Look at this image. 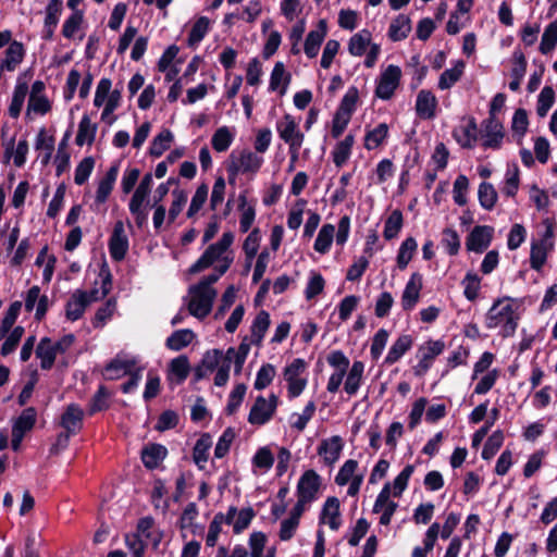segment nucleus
<instances>
[{
    "mask_svg": "<svg viewBox=\"0 0 557 557\" xmlns=\"http://www.w3.org/2000/svg\"><path fill=\"white\" fill-rule=\"evenodd\" d=\"M234 239V233H223L221 238L216 243L210 244L199 259L190 267V273H198L210 267H213L220 273H225L235 259V253L232 249Z\"/></svg>",
    "mask_w": 557,
    "mask_h": 557,
    "instance_id": "1",
    "label": "nucleus"
},
{
    "mask_svg": "<svg viewBox=\"0 0 557 557\" xmlns=\"http://www.w3.org/2000/svg\"><path fill=\"white\" fill-rule=\"evenodd\" d=\"M518 315L513 299L510 297H504L497 299L485 317V326L487 329H500L504 336L513 334L518 325Z\"/></svg>",
    "mask_w": 557,
    "mask_h": 557,
    "instance_id": "2",
    "label": "nucleus"
},
{
    "mask_svg": "<svg viewBox=\"0 0 557 557\" xmlns=\"http://www.w3.org/2000/svg\"><path fill=\"white\" fill-rule=\"evenodd\" d=\"M350 235V218L343 215L337 228L331 223H325L321 226L315 237L313 249L319 255L323 256L330 252L332 244L335 240L337 246H345Z\"/></svg>",
    "mask_w": 557,
    "mask_h": 557,
    "instance_id": "3",
    "label": "nucleus"
},
{
    "mask_svg": "<svg viewBox=\"0 0 557 557\" xmlns=\"http://www.w3.org/2000/svg\"><path fill=\"white\" fill-rule=\"evenodd\" d=\"M75 336L66 334L58 342L53 343L49 337L40 339L37 348L36 356L40 360V368L42 370H50L58 355L65 354L74 344Z\"/></svg>",
    "mask_w": 557,
    "mask_h": 557,
    "instance_id": "4",
    "label": "nucleus"
},
{
    "mask_svg": "<svg viewBox=\"0 0 557 557\" xmlns=\"http://www.w3.org/2000/svg\"><path fill=\"white\" fill-rule=\"evenodd\" d=\"M308 364L301 358H296L283 369V379L287 384V397H299L308 385Z\"/></svg>",
    "mask_w": 557,
    "mask_h": 557,
    "instance_id": "5",
    "label": "nucleus"
},
{
    "mask_svg": "<svg viewBox=\"0 0 557 557\" xmlns=\"http://www.w3.org/2000/svg\"><path fill=\"white\" fill-rule=\"evenodd\" d=\"M275 129L278 137L288 146V151L296 152L301 149L305 141V134L299 127V121L289 113H285L276 121Z\"/></svg>",
    "mask_w": 557,
    "mask_h": 557,
    "instance_id": "6",
    "label": "nucleus"
},
{
    "mask_svg": "<svg viewBox=\"0 0 557 557\" xmlns=\"http://www.w3.org/2000/svg\"><path fill=\"white\" fill-rule=\"evenodd\" d=\"M216 297L215 289L193 285L189 287V313L199 319H205L212 310L213 301Z\"/></svg>",
    "mask_w": 557,
    "mask_h": 557,
    "instance_id": "7",
    "label": "nucleus"
},
{
    "mask_svg": "<svg viewBox=\"0 0 557 557\" xmlns=\"http://www.w3.org/2000/svg\"><path fill=\"white\" fill-rule=\"evenodd\" d=\"M554 249V228L547 224L539 240H533L530 251V267L541 271L546 263L548 253Z\"/></svg>",
    "mask_w": 557,
    "mask_h": 557,
    "instance_id": "8",
    "label": "nucleus"
},
{
    "mask_svg": "<svg viewBox=\"0 0 557 557\" xmlns=\"http://www.w3.org/2000/svg\"><path fill=\"white\" fill-rule=\"evenodd\" d=\"M278 396L270 394L268 398L258 396L249 411L248 422L252 425H263L274 416L278 406Z\"/></svg>",
    "mask_w": 557,
    "mask_h": 557,
    "instance_id": "9",
    "label": "nucleus"
},
{
    "mask_svg": "<svg viewBox=\"0 0 557 557\" xmlns=\"http://www.w3.org/2000/svg\"><path fill=\"white\" fill-rule=\"evenodd\" d=\"M445 349L443 341H428L421 345L417 351L418 363L413 367L414 374L417 376L424 375L433 364V361L440 356Z\"/></svg>",
    "mask_w": 557,
    "mask_h": 557,
    "instance_id": "10",
    "label": "nucleus"
},
{
    "mask_svg": "<svg viewBox=\"0 0 557 557\" xmlns=\"http://www.w3.org/2000/svg\"><path fill=\"white\" fill-rule=\"evenodd\" d=\"M401 78V70L398 65L389 64L380 75L375 88V95L382 100H389L398 88Z\"/></svg>",
    "mask_w": 557,
    "mask_h": 557,
    "instance_id": "11",
    "label": "nucleus"
},
{
    "mask_svg": "<svg viewBox=\"0 0 557 557\" xmlns=\"http://www.w3.org/2000/svg\"><path fill=\"white\" fill-rule=\"evenodd\" d=\"M504 126L497 117H487L481 124L482 146L485 149L497 150L504 139Z\"/></svg>",
    "mask_w": 557,
    "mask_h": 557,
    "instance_id": "12",
    "label": "nucleus"
},
{
    "mask_svg": "<svg viewBox=\"0 0 557 557\" xmlns=\"http://www.w3.org/2000/svg\"><path fill=\"white\" fill-rule=\"evenodd\" d=\"M345 442L339 435L323 438L317 447V454L327 467H333L341 458Z\"/></svg>",
    "mask_w": 557,
    "mask_h": 557,
    "instance_id": "13",
    "label": "nucleus"
},
{
    "mask_svg": "<svg viewBox=\"0 0 557 557\" xmlns=\"http://www.w3.org/2000/svg\"><path fill=\"white\" fill-rule=\"evenodd\" d=\"M322 484V478L315 470H306L297 484V497H301L302 502H313L318 498V494Z\"/></svg>",
    "mask_w": 557,
    "mask_h": 557,
    "instance_id": "14",
    "label": "nucleus"
},
{
    "mask_svg": "<svg viewBox=\"0 0 557 557\" xmlns=\"http://www.w3.org/2000/svg\"><path fill=\"white\" fill-rule=\"evenodd\" d=\"M494 227L490 225H476L469 233L466 247L469 251L482 253L492 243Z\"/></svg>",
    "mask_w": 557,
    "mask_h": 557,
    "instance_id": "15",
    "label": "nucleus"
},
{
    "mask_svg": "<svg viewBox=\"0 0 557 557\" xmlns=\"http://www.w3.org/2000/svg\"><path fill=\"white\" fill-rule=\"evenodd\" d=\"M263 161V158L258 153L245 149L233 161L230 166V171H233L234 173L255 175L261 169Z\"/></svg>",
    "mask_w": 557,
    "mask_h": 557,
    "instance_id": "16",
    "label": "nucleus"
},
{
    "mask_svg": "<svg viewBox=\"0 0 557 557\" xmlns=\"http://www.w3.org/2000/svg\"><path fill=\"white\" fill-rule=\"evenodd\" d=\"M391 484L386 483L376 496L373 506V512L381 513L380 523L382 525H388L391 523L392 517L398 507L396 502L391 500Z\"/></svg>",
    "mask_w": 557,
    "mask_h": 557,
    "instance_id": "17",
    "label": "nucleus"
},
{
    "mask_svg": "<svg viewBox=\"0 0 557 557\" xmlns=\"http://www.w3.org/2000/svg\"><path fill=\"white\" fill-rule=\"evenodd\" d=\"M127 250L128 238L125 234L124 225L122 222H117L109 240L111 258L115 261H121L125 258Z\"/></svg>",
    "mask_w": 557,
    "mask_h": 557,
    "instance_id": "18",
    "label": "nucleus"
},
{
    "mask_svg": "<svg viewBox=\"0 0 557 557\" xmlns=\"http://www.w3.org/2000/svg\"><path fill=\"white\" fill-rule=\"evenodd\" d=\"M150 191L137 187L131 198L128 208L138 226L146 223L148 219L147 206Z\"/></svg>",
    "mask_w": 557,
    "mask_h": 557,
    "instance_id": "19",
    "label": "nucleus"
},
{
    "mask_svg": "<svg viewBox=\"0 0 557 557\" xmlns=\"http://www.w3.org/2000/svg\"><path fill=\"white\" fill-rule=\"evenodd\" d=\"M326 35L327 23L325 20H320L317 27L308 33L305 40L304 51L309 59L318 55Z\"/></svg>",
    "mask_w": 557,
    "mask_h": 557,
    "instance_id": "20",
    "label": "nucleus"
},
{
    "mask_svg": "<svg viewBox=\"0 0 557 557\" xmlns=\"http://www.w3.org/2000/svg\"><path fill=\"white\" fill-rule=\"evenodd\" d=\"M437 104V99L431 90L421 89L416 98V113L422 120H432L436 115Z\"/></svg>",
    "mask_w": 557,
    "mask_h": 557,
    "instance_id": "21",
    "label": "nucleus"
},
{
    "mask_svg": "<svg viewBox=\"0 0 557 557\" xmlns=\"http://www.w3.org/2000/svg\"><path fill=\"white\" fill-rule=\"evenodd\" d=\"M422 289V276L419 273H412L401 295V307L405 311L412 310L420 299Z\"/></svg>",
    "mask_w": 557,
    "mask_h": 557,
    "instance_id": "22",
    "label": "nucleus"
},
{
    "mask_svg": "<svg viewBox=\"0 0 557 557\" xmlns=\"http://www.w3.org/2000/svg\"><path fill=\"white\" fill-rule=\"evenodd\" d=\"M320 523L329 525L332 531H337L341 528V503L337 497L326 498L321 510Z\"/></svg>",
    "mask_w": 557,
    "mask_h": 557,
    "instance_id": "23",
    "label": "nucleus"
},
{
    "mask_svg": "<svg viewBox=\"0 0 557 557\" xmlns=\"http://www.w3.org/2000/svg\"><path fill=\"white\" fill-rule=\"evenodd\" d=\"M62 10L61 0H49L45 9L44 38L51 39L53 37Z\"/></svg>",
    "mask_w": 557,
    "mask_h": 557,
    "instance_id": "24",
    "label": "nucleus"
},
{
    "mask_svg": "<svg viewBox=\"0 0 557 557\" xmlns=\"http://www.w3.org/2000/svg\"><path fill=\"white\" fill-rule=\"evenodd\" d=\"M268 537L261 531H253L248 539L249 557H275V547H268Z\"/></svg>",
    "mask_w": 557,
    "mask_h": 557,
    "instance_id": "25",
    "label": "nucleus"
},
{
    "mask_svg": "<svg viewBox=\"0 0 557 557\" xmlns=\"http://www.w3.org/2000/svg\"><path fill=\"white\" fill-rule=\"evenodd\" d=\"M454 138L462 148H472L478 139V126L474 119H469L466 123L454 129Z\"/></svg>",
    "mask_w": 557,
    "mask_h": 557,
    "instance_id": "26",
    "label": "nucleus"
},
{
    "mask_svg": "<svg viewBox=\"0 0 557 557\" xmlns=\"http://www.w3.org/2000/svg\"><path fill=\"white\" fill-rule=\"evenodd\" d=\"M251 345H253V343H251V339L248 337H244L237 348L230 347L224 354V358H226L228 361L233 363L235 374H239L242 372L243 366L250 351Z\"/></svg>",
    "mask_w": 557,
    "mask_h": 557,
    "instance_id": "27",
    "label": "nucleus"
},
{
    "mask_svg": "<svg viewBox=\"0 0 557 557\" xmlns=\"http://www.w3.org/2000/svg\"><path fill=\"white\" fill-rule=\"evenodd\" d=\"M84 411L83 409L71 404L61 417V425L66 430L67 436L77 433L82 428Z\"/></svg>",
    "mask_w": 557,
    "mask_h": 557,
    "instance_id": "28",
    "label": "nucleus"
},
{
    "mask_svg": "<svg viewBox=\"0 0 557 557\" xmlns=\"http://www.w3.org/2000/svg\"><path fill=\"white\" fill-rule=\"evenodd\" d=\"M88 305L86 292L81 289L75 290L66 302V319L70 321L81 319Z\"/></svg>",
    "mask_w": 557,
    "mask_h": 557,
    "instance_id": "29",
    "label": "nucleus"
},
{
    "mask_svg": "<svg viewBox=\"0 0 557 557\" xmlns=\"http://www.w3.org/2000/svg\"><path fill=\"white\" fill-rule=\"evenodd\" d=\"M292 76L286 71L283 62H276L271 72L269 89L284 96L287 91Z\"/></svg>",
    "mask_w": 557,
    "mask_h": 557,
    "instance_id": "30",
    "label": "nucleus"
},
{
    "mask_svg": "<svg viewBox=\"0 0 557 557\" xmlns=\"http://www.w3.org/2000/svg\"><path fill=\"white\" fill-rule=\"evenodd\" d=\"M364 363L356 360L347 371V376L344 383V391L354 396L358 393L363 382Z\"/></svg>",
    "mask_w": 557,
    "mask_h": 557,
    "instance_id": "31",
    "label": "nucleus"
},
{
    "mask_svg": "<svg viewBox=\"0 0 557 557\" xmlns=\"http://www.w3.org/2000/svg\"><path fill=\"white\" fill-rule=\"evenodd\" d=\"M119 174V166L112 165L106 173V175L99 181L97 190H96V197L95 202L97 205L104 203L107 199L109 198L115 181L117 178Z\"/></svg>",
    "mask_w": 557,
    "mask_h": 557,
    "instance_id": "32",
    "label": "nucleus"
},
{
    "mask_svg": "<svg viewBox=\"0 0 557 557\" xmlns=\"http://www.w3.org/2000/svg\"><path fill=\"white\" fill-rule=\"evenodd\" d=\"M83 24L84 12H72L62 25L63 37L70 40H75L76 38L82 40L84 37V33H82Z\"/></svg>",
    "mask_w": 557,
    "mask_h": 557,
    "instance_id": "33",
    "label": "nucleus"
},
{
    "mask_svg": "<svg viewBox=\"0 0 557 557\" xmlns=\"http://www.w3.org/2000/svg\"><path fill=\"white\" fill-rule=\"evenodd\" d=\"M271 320L265 310H261L253 319L250 326V339L253 345L261 347L263 338L268 332Z\"/></svg>",
    "mask_w": 557,
    "mask_h": 557,
    "instance_id": "34",
    "label": "nucleus"
},
{
    "mask_svg": "<svg viewBox=\"0 0 557 557\" xmlns=\"http://www.w3.org/2000/svg\"><path fill=\"white\" fill-rule=\"evenodd\" d=\"M466 63L462 60L453 62L450 69H446L438 78L437 87L441 90L450 89L463 75Z\"/></svg>",
    "mask_w": 557,
    "mask_h": 557,
    "instance_id": "35",
    "label": "nucleus"
},
{
    "mask_svg": "<svg viewBox=\"0 0 557 557\" xmlns=\"http://www.w3.org/2000/svg\"><path fill=\"white\" fill-rule=\"evenodd\" d=\"M413 339L409 334L400 335L389 347L384 362L386 364H394L412 347Z\"/></svg>",
    "mask_w": 557,
    "mask_h": 557,
    "instance_id": "36",
    "label": "nucleus"
},
{
    "mask_svg": "<svg viewBox=\"0 0 557 557\" xmlns=\"http://www.w3.org/2000/svg\"><path fill=\"white\" fill-rule=\"evenodd\" d=\"M410 32V17L405 14H399L391 22L387 35L392 41H400L406 39Z\"/></svg>",
    "mask_w": 557,
    "mask_h": 557,
    "instance_id": "37",
    "label": "nucleus"
},
{
    "mask_svg": "<svg viewBox=\"0 0 557 557\" xmlns=\"http://www.w3.org/2000/svg\"><path fill=\"white\" fill-rule=\"evenodd\" d=\"M168 449L160 444H151L141 451V460L149 469L157 468L166 457Z\"/></svg>",
    "mask_w": 557,
    "mask_h": 557,
    "instance_id": "38",
    "label": "nucleus"
},
{
    "mask_svg": "<svg viewBox=\"0 0 557 557\" xmlns=\"http://www.w3.org/2000/svg\"><path fill=\"white\" fill-rule=\"evenodd\" d=\"M189 371L190 366L188 358L182 355L171 360L168 377L170 381H175L180 384L187 379Z\"/></svg>",
    "mask_w": 557,
    "mask_h": 557,
    "instance_id": "39",
    "label": "nucleus"
},
{
    "mask_svg": "<svg viewBox=\"0 0 557 557\" xmlns=\"http://www.w3.org/2000/svg\"><path fill=\"white\" fill-rule=\"evenodd\" d=\"M236 136L234 128L228 126L219 127L211 138L212 148L218 152L226 151L233 144Z\"/></svg>",
    "mask_w": 557,
    "mask_h": 557,
    "instance_id": "40",
    "label": "nucleus"
},
{
    "mask_svg": "<svg viewBox=\"0 0 557 557\" xmlns=\"http://www.w3.org/2000/svg\"><path fill=\"white\" fill-rule=\"evenodd\" d=\"M211 446L212 437L208 433L202 434L197 440L193 449V460L199 469L205 468L209 458V450Z\"/></svg>",
    "mask_w": 557,
    "mask_h": 557,
    "instance_id": "41",
    "label": "nucleus"
},
{
    "mask_svg": "<svg viewBox=\"0 0 557 557\" xmlns=\"http://www.w3.org/2000/svg\"><path fill=\"white\" fill-rule=\"evenodd\" d=\"M388 136V125L380 123L371 129H367L364 135V148L367 150H374L379 148Z\"/></svg>",
    "mask_w": 557,
    "mask_h": 557,
    "instance_id": "42",
    "label": "nucleus"
},
{
    "mask_svg": "<svg viewBox=\"0 0 557 557\" xmlns=\"http://www.w3.org/2000/svg\"><path fill=\"white\" fill-rule=\"evenodd\" d=\"M372 35L368 29L355 34L348 42V51L354 57H361L371 45Z\"/></svg>",
    "mask_w": 557,
    "mask_h": 557,
    "instance_id": "43",
    "label": "nucleus"
},
{
    "mask_svg": "<svg viewBox=\"0 0 557 557\" xmlns=\"http://www.w3.org/2000/svg\"><path fill=\"white\" fill-rule=\"evenodd\" d=\"M97 132V125L91 123V120L88 115H83L79 124L78 132L75 138V143L77 146L91 145L95 140Z\"/></svg>",
    "mask_w": 557,
    "mask_h": 557,
    "instance_id": "44",
    "label": "nucleus"
},
{
    "mask_svg": "<svg viewBox=\"0 0 557 557\" xmlns=\"http://www.w3.org/2000/svg\"><path fill=\"white\" fill-rule=\"evenodd\" d=\"M355 143L354 135H347L343 140L336 144L332 151L333 162L337 168L343 166L351 154V149Z\"/></svg>",
    "mask_w": 557,
    "mask_h": 557,
    "instance_id": "45",
    "label": "nucleus"
},
{
    "mask_svg": "<svg viewBox=\"0 0 557 557\" xmlns=\"http://www.w3.org/2000/svg\"><path fill=\"white\" fill-rule=\"evenodd\" d=\"M210 29V20L207 16H200L191 26L187 38V45L196 48L202 41Z\"/></svg>",
    "mask_w": 557,
    "mask_h": 557,
    "instance_id": "46",
    "label": "nucleus"
},
{
    "mask_svg": "<svg viewBox=\"0 0 557 557\" xmlns=\"http://www.w3.org/2000/svg\"><path fill=\"white\" fill-rule=\"evenodd\" d=\"M36 418L37 412L35 408L28 407L24 409L13 423V433L25 435L28 431H30L34 428L36 423Z\"/></svg>",
    "mask_w": 557,
    "mask_h": 557,
    "instance_id": "47",
    "label": "nucleus"
},
{
    "mask_svg": "<svg viewBox=\"0 0 557 557\" xmlns=\"http://www.w3.org/2000/svg\"><path fill=\"white\" fill-rule=\"evenodd\" d=\"M194 338L195 334L191 330L183 329L175 331L171 336H169L165 345L169 349L178 351L188 346Z\"/></svg>",
    "mask_w": 557,
    "mask_h": 557,
    "instance_id": "48",
    "label": "nucleus"
},
{
    "mask_svg": "<svg viewBox=\"0 0 557 557\" xmlns=\"http://www.w3.org/2000/svg\"><path fill=\"white\" fill-rule=\"evenodd\" d=\"M417 248L418 244L413 237H408L401 243L396 258L397 267L400 270H405L407 268L413 255L416 253Z\"/></svg>",
    "mask_w": 557,
    "mask_h": 557,
    "instance_id": "49",
    "label": "nucleus"
},
{
    "mask_svg": "<svg viewBox=\"0 0 557 557\" xmlns=\"http://www.w3.org/2000/svg\"><path fill=\"white\" fill-rule=\"evenodd\" d=\"M27 92L28 86L26 83L16 84L9 107V114L11 117L16 119L21 114Z\"/></svg>",
    "mask_w": 557,
    "mask_h": 557,
    "instance_id": "50",
    "label": "nucleus"
},
{
    "mask_svg": "<svg viewBox=\"0 0 557 557\" xmlns=\"http://www.w3.org/2000/svg\"><path fill=\"white\" fill-rule=\"evenodd\" d=\"M315 413V403L310 400L305 406L301 413H293L290 416V426L298 432H302L309 421L313 418Z\"/></svg>",
    "mask_w": 557,
    "mask_h": 557,
    "instance_id": "51",
    "label": "nucleus"
},
{
    "mask_svg": "<svg viewBox=\"0 0 557 557\" xmlns=\"http://www.w3.org/2000/svg\"><path fill=\"white\" fill-rule=\"evenodd\" d=\"M519 168L517 163H508L505 173V183L503 193L508 197H513L519 188Z\"/></svg>",
    "mask_w": 557,
    "mask_h": 557,
    "instance_id": "52",
    "label": "nucleus"
},
{
    "mask_svg": "<svg viewBox=\"0 0 557 557\" xmlns=\"http://www.w3.org/2000/svg\"><path fill=\"white\" fill-rule=\"evenodd\" d=\"M121 99V91L114 89L110 94L109 99L106 101L103 111L101 113V120L108 125H112L116 121V116L113 113L119 108Z\"/></svg>",
    "mask_w": 557,
    "mask_h": 557,
    "instance_id": "53",
    "label": "nucleus"
},
{
    "mask_svg": "<svg viewBox=\"0 0 557 557\" xmlns=\"http://www.w3.org/2000/svg\"><path fill=\"white\" fill-rule=\"evenodd\" d=\"M358 461L354 459L346 460L343 466L339 468L337 474L335 475V483L338 486H345L349 483V481L357 478L359 473H357Z\"/></svg>",
    "mask_w": 557,
    "mask_h": 557,
    "instance_id": "54",
    "label": "nucleus"
},
{
    "mask_svg": "<svg viewBox=\"0 0 557 557\" xmlns=\"http://www.w3.org/2000/svg\"><path fill=\"white\" fill-rule=\"evenodd\" d=\"M515 65L511 70L512 81L509 83V89L517 91L520 88L521 81L525 74L527 62L522 53H515Z\"/></svg>",
    "mask_w": 557,
    "mask_h": 557,
    "instance_id": "55",
    "label": "nucleus"
},
{
    "mask_svg": "<svg viewBox=\"0 0 557 557\" xmlns=\"http://www.w3.org/2000/svg\"><path fill=\"white\" fill-rule=\"evenodd\" d=\"M414 472L413 465H407L391 484V492L394 497H399L407 488L408 482Z\"/></svg>",
    "mask_w": 557,
    "mask_h": 557,
    "instance_id": "56",
    "label": "nucleus"
},
{
    "mask_svg": "<svg viewBox=\"0 0 557 557\" xmlns=\"http://www.w3.org/2000/svg\"><path fill=\"white\" fill-rule=\"evenodd\" d=\"M359 91L357 87L351 86L347 89L346 94L341 100L339 107L336 112L351 117L356 110Z\"/></svg>",
    "mask_w": 557,
    "mask_h": 557,
    "instance_id": "57",
    "label": "nucleus"
},
{
    "mask_svg": "<svg viewBox=\"0 0 557 557\" xmlns=\"http://www.w3.org/2000/svg\"><path fill=\"white\" fill-rule=\"evenodd\" d=\"M557 45V21L549 23L542 35L540 51L543 54L552 52Z\"/></svg>",
    "mask_w": 557,
    "mask_h": 557,
    "instance_id": "58",
    "label": "nucleus"
},
{
    "mask_svg": "<svg viewBox=\"0 0 557 557\" xmlns=\"http://www.w3.org/2000/svg\"><path fill=\"white\" fill-rule=\"evenodd\" d=\"M555 102V91L550 86H545L537 97L536 113L540 117L546 116Z\"/></svg>",
    "mask_w": 557,
    "mask_h": 557,
    "instance_id": "59",
    "label": "nucleus"
},
{
    "mask_svg": "<svg viewBox=\"0 0 557 557\" xmlns=\"http://www.w3.org/2000/svg\"><path fill=\"white\" fill-rule=\"evenodd\" d=\"M461 285L463 286V295L469 301L476 299L481 288V278L478 274L468 272Z\"/></svg>",
    "mask_w": 557,
    "mask_h": 557,
    "instance_id": "60",
    "label": "nucleus"
},
{
    "mask_svg": "<svg viewBox=\"0 0 557 557\" xmlns=\"http://www.w3.org/2000/svg\"><path fill=\"white\" fill-rule=\"evenodd\" d=\"M403 227V214L399 210H394L385 221L383 235L385 239L395 238Z\"/></svg>",
    "mask_w": 557,
    "mask_h": 557,
    "instance_id": "61",
    "label": "nucleus"
},
{
    "mask_svg": "<svg viewBox=\"0 0 557 557\" xmlns=\"http://www.w3.org/2000/svg\"><path fill=\"white\" fill-rule=\"evenodd\" d=\"M173 140V134L169 129L160 132L152 140L150 145V154L153 157H160L165 150L170 148Z\"/></svg>",
    "mask_w": 557,
    "mask_h": 557,
    "instance_id": "62",
    "label": "nucleus"
},
{
    "mask_svg": "<svg viewBox=\"0 0 557 557\" xmlns=\"http://www.w3.org/2000/svg\"><path fill=\"white\" fill-rule=\"evenodd\" d=\"M504 443V433L497 430L490 435L482 449V458L484 460L492 459L495 454L499 450Z\"/></svg>",
    "mask_w": 557,
    "mask_h": 557,
    "instance_id": "63",
    "label": "nucleus"
},
{
    "mask_svg": "<svg viewBox=\"0 0 557 557\" xmlns=\"http://www.w3.org/2000/svg\"><path fill=\"white\" fill-rule=\"evenodd\" d=\"M478 197L480 205L486 210L493 209L497 201V193L494 186L486 182L480 184Z\"/></svg>",
    "mask_w": 557,
    "mask_h": 557,
    "instance_id": "64",
    "label": "nucleus"
}]
</instances>
